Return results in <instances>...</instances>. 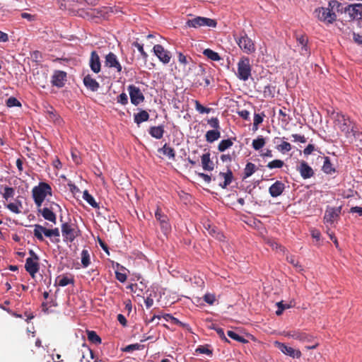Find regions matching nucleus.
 <instances>
[{
	"label": "nucleus",
	"instance_id": "obj_1",
	"mask_svg": "<svg viewBox=\"0 0 362 362\" xmlns=\"http://www.w3.org/2000/svg\"><path fill=\"white\" fill-rule=\"evenodd\" d=\"M342 4L337 0H331L327 6L318 7L315 9L314 14L318 21L329 25L337 20V13L341 11Z\"/></svg>",
	"mask_w": 362,
	"mask_h": 362
},
{
	"label": "nucleus",
	"instance_id": "obj_2",
	"mask_svg": "<svg viewBox=\"0 0 362 362\" xmlns=\"http://www.w3.org/2000/svg\"><path fill=\"white\" fill-rule=\"evenodd\" d=\"M32 195L37 207L40 208L42 206L46 197L52 195V188L47 182H40L38 185L33 188Z\"/></svg>",
	"mask_w": 362,
	"mask_h": 362
},
{
	"label": "nucleus",
	"instance_id": "obj_3",
	"mask_svg": "<svg viewBox=\"0 0 362 362\" xmlns=\"http://www.w3.org/2000/svg\"><path fill=\"white\" fill-rule=\"evenodd\" d=\"M252 67L250 59L247 57H243L238 63L237 77L243 81H246L251 76Z\"/></svg>",
	"mask_w": 362,
	"mask_h": 362
},
{
	"label": "nucleus",
	"instance_id": "obj_4",
	"mask_svg": "<svg viewBox=\"0 0 362 362\" xmlns=\"http://www.w3.org/2000/svg\"><path fill=\"white\" fill-rule=\"evenodd\" d=\"M62 234L64 241L72 243L81 235L77 226L68 222L62 224Z\"/></svg>",
	"mask_w": 362,
	"mask_h": 362
},
{
	"label": "nucleus",
	"instance_id": "obj_5",
	"mask_svg": "<svg viewBox=\"0 0 362 362\" xmlns=\"http://www.w3.org/2000/svg\"><path fill=\"white\" fill-rule=\"evenodd\" d=\"M335 124L338 128L345 134L346 138L350 137L351 127L352 124L349 117H346L341 113H337L335 117Z\"/></svg>",
	"mask_w": 362,
	"mask_h": 362
},
{
	"label": "nucleus",
	"instance_id": "obj_6",
	"mask_svg": "<svg viewBox=\"0 0 362 362\" xmlns=\"http://www.w3.org/2000/svg\"><path fill=\"white\" fill-rule=\"evenodd\" d=\"M235 40L243 52L250 54L255 52L256 48L253 41L246 34L236 37Z\"/></svg>",
	"mask_w": 362,
	"mask_h": 362
},
{
	"label": "nucleus",
	"instance_id": "obj_7",
	"mask_svg": "<svg viewBox=\"0 0 362 362\" xmlns=\"http://www.w3.org/2000/svg\"><path fill=\"white\" fill-rule=\"evenodd\" d=\"M284 334L286 337L293 338L302 343H311L314 341V337L313 335L298 329L284 332Z\"/></svg>",
	"mask_w": 362,
	"mask_h": 362
},
{
	"label": "nucleus",
	"instance_id": "obj_8",
	"mask_svg": "<svg viewBox=\"0 0 362 362\" xmlns=\"http://www.w3.org/2000/svg\"><path fill=\"white\" fill-rule=\"evenodd\" d=\"M186 25L190 28H197L202 26H209L215 28L216 26V21L205 18V17H196L192 19H189L186 22Z\"/></svg>",
	"mask_w": 362,
	"mask_h": 362
},
{
	"label": "nucleus",
	"instance_id": "obj_9",
	"mask_svg": "<svg viewBox=\"0 0 362 362\" xmlns=\"http://www.w3.org/2000/svg\"><path fill=\"white\" fill-rule=\"evenodd\" d=\"M194 86L207 87L211 84V77L206 74L205 69L199 66V70L193 81Z\"/></svg>",
	"mask_w": 362,
	"mask_h": 362
},
{
	"label": "nucleus",
	"instance_id": "obj_10",
	"mask_svg": "<svg viewBox=\"0 0 362 362\" xmlns=\"http://www.w3.org/2000/svg\"><path fill=\"white\" fill-rule=\"evenodd\" d=\"M127 89L129 91L131 103L134 105L137 106L144 102L145 98L139 87H136L134 85H129Z\"/></svg>",
	"mask_w": 362,
	"mask_h": 362
},
{
	"label": "nucleus",
	"instance_id": "obj_11",
	"mask_svg": "<svg viewBox=\"0 0 362 362\" xmlns=\"http://www.w3.org/2000/svg\"><path fill=\"white\" fill-rule=\"evenodd\" d=\"M341 207H330L327 206L325 215L324 222L325 223L333 224L334 221L339 217L341 214Z\"/></svg>",
	"mask_w": 362,
	"mask_h": 362
},
{
	"label": "nucleus",
	"instance_id": "obj_12",
	"mask_svg": "<svg viewBox=\"0 0 362 362\" xmlns=\"http://www.w3.org/2000/svg\"><path fill=\"white\" fill-rule=\"evenodd\" d=\"M177 59L180 65L182 66L184 71L186 74H188L189 71L196 66V64L194 62L190 57L186 56L182 52L177 53Z\"/></svg>",
	"mask_w": 362,
	"mask_h": 362
},
{
	"label": "nucleus",
	"instance_id": "obj_13",
	"mask_svg": "<svg viewBox=\"0 0 362 362\" xmlns=\"http://www.w3.org/2000/svg\"><path fill=\"white\" fill-rule=\"evenodd\" d=\"M105 66L110 69H115L118 73H120L122 69L117 57L113 52H109L105 56Z\"/></svg>",
	"mask_w": 362,
	"mask_h": 362
},
{
	"label": "nucleus",
	"instance_id": "obj_14",
	"mask_svg": "<svg viewBox=\"0 0 362 362\" xmlns=\"http://www.w3.org/2000/svg\"><path fill=\"white\" fill-rule=\"evenodd\" d=\"M275 345L282 353L287 356L296 358H299L301 356V352L300 350L294 349L284 343L276 341Z\"/></svg>",
	"mask_w": 362,
	"mask_h": 362
},
{
	"label": "nucleus",
	"instance_id": "obj_15",
	"mask_svg": "<svg viewBox=\"0 0 362 362\" xmlns=\"http://www.w3.org/2000/svg\"><path fill=\"white\" fill-rule=\"evenodd\" d=\"M153 52L159 60L164 64L170 62L171 55L168 50H165L161 45H156L153 47Z\"/></svg>",
	"mask_w": 362,
	"mask_h": 362
},
{
	"label": "nucleus",
	"instance_id": "obj_16",
	"mask_svg": "<svg viewBox=\"0 0 362 362\" xmlns=\"http://www.w3.org/2000/svg\"><path fill=\"white\" fill-rule=\"evenodd\" d=\"M66 81V73L63 71H55L52 77V84L54 86L62 88Z\"/></svg>",
	"mask_w": 362,
	"mask_h": 362
},
{
	"label": "nucleus",
	"instance_id": "obj_17",
	"mask_svg": "<svg viewBox=\"0 0 362 362\" xmlns=\"http://www.w3.org/2000/svg\"><path fill=\"white\" fill-rule=\"evenodd\" d=\"M345 11H347L353 19H362V4L349 5Z\"/></svg>",
	"mask_w": 362,
	"mask_h": 362
},
{
	"label": "nucleus",
	"instance_id": "obj_18",
	"mask_svg": "<svg viewBox=\"0 0 362 362\" xmlns=\"http://www.w3.org/2000/svg\"><path fill=\"white\" fill-rule=\"evenodd\" d=\"M38 260L33 258H27L25 261V269L33 278L35 277L40 269Z\"/></svg>",
	"mask_w": 362,
	"mask_h": 362
},
{
	"label": "nucleus",
	"instance_id": "obj_19",
	"mask_svg": "<svg viewBox=\"0 0 362 362\" xmlns=\"http://www.w3.org/2000/svg\"><path fill=\"white\" fill-rule=\"evenodd\" d=\"M33 234L34 236L40 241L44 240L43 234L46 237H52L51 229H48L39 224H36L34 226Z\"/></svg>",
	"mask_w": 362,
	"mask_h": 362
},
{
	"label": "nucleus",
	"instance_id": "obj_20",
	"mask_svg": "<svg viewBox=\"0 0 362 362\" xmlns=\"http://www.w3.org/2000/svg\"><path fill=\"white\" fill-rule=\"evenodd\" d=\"M297 170L303 179L310 178L314 175L313 168L304 160L300 163V165L297 167Z\"/></svg>",
	"mask_w": 362,
	"mask_h": 362
},
{
	"label": "nucleus",
	"instance_id": "obj_21",
	"mask_svg": "<svg viewBox=\"0 0 362 362\" xmlns=\"http://www.w3.org/2000/svg\"><path fill=\"white\" fill-rule=\"evenodd\" d=\"M37 212L40 214L42 217L53 223H56L57 217L56 214L53 211L52 207H43V208H37Z\"/></svg>",
	"mask_w": 362,
	"mask_h": 362
},
{
	"label": "nucleus",
	"instance_id": "obj_22",
	"mask_svg": "<svg viewBox=\"0 0 362 362\" xmlns=\"http://www.w3.org/2000/svg\"><path fill=\"white\" fill-rule=\"evenodd\" d=\"M296 41L298 44V45L301 46V49L300 50V52L302 55H308L309 51L308 48V37L304 34H295Z\"/></svg>",
	"mask_w": 362,
	"mask_h": 362
},
{
	"label": "nucleus",
	"instance_id": "obj_23",
	"mask_svg": "<svg viewBox=\"0 0 362 362\" xmlns=\"http://www.w3.org/2000/svg\"><path fill=\"white\" fill-rule=\"evenodd\" d=\"M285 189V185L281 181H276L269 188V193L272 197L280 196Z\"/></svg>",
	"mask_w": 362,
	"mask_h": 362
},
{
	"label": "nucleus",
	"instance_id": "obj_24",
	"mask_svg": "<svg viewBox=\"0 0 362 362\" xmlns=\"http://www.w3.org/2000/svg\"><path fill=\"white\" fill-rule=\"evenodd\" d=\"M90 69L95 74H98L100 71L101 64L100 57L95 51H93L90 54Z\"/></svg>",
	"mask_w": 362,
	"mask_h": 362
},
{
	"label": "nucleus",
	"instance_id": "obj_25",
	"mask_svg": "<svg viewBox=\"0 0 362 362\" xmlns=\"http://www.w3.org/2000/svg\"><path fill=\"white\" fill-rule=\"evenodd\" d=\"M205 230L212 237H214L218 240H223L224 235L220 233L215 226L211 225L210 223H206L204 224Z\"/></svg>",
	"mask_w": 362,
	"mask_h": 362
},
{
	"label": "nucleus",
	"instance_id": "obj_26",
	"mask_svg": "<svg viewBox=\"0 0 362 362\" xmlns=\"http://www.w3.org/2000/svg\"><path fill=\"white\" fill-rule=\"evenodd\" d=\"M83 83L88 89L93 92L97 91L100 88L99 83L89 74L83 78Z\"/></svg>",
	"mask_w": 362,
	"mask_h": 362
},
{
	"label": "nucleus",
	"instance_id": "obj_27",
	"mask_svg": "<svg viewBox=\"0 0 362 362\" xmlns=\"http://www.w3.org/2000/svg\"><path fill=\"white\" fill-rule=\"evenodd\" d=\"M210 156V153L207 152L201 157L202 165L204 170L211 171L214 170V164L211 160Z\"/></svg>",
	"mask_w": 362,
	"mask_h": 362
},
{
	"label": "nucleus",
	"instance_id": "obj_28",
	"mask_svg": "<svg viewBox=\"0 0 362 362\" xmlns=\"http://www.w3.org/2000/svg\"><path fill=\"white\" fill-rule=\"evenodd\" d=\"M78 354H81L80 361L83 362V360L86 358V361H88V358H93V351L83 343L80 349H78Z\"/></svg>",
	"mask_w": 362,
	"mask_h": 362
},
{
	"label": "nucleus",
	"instance_id": "obj_29",
	"mask_svg": "<svg viewBox=\"0 0 362 362\" xmlns=\"http://www.w3.org/2000/svg\"><path fill=\"white\" fill-rule=\"evenodd\" d=\"M165 132L163 126H153L151 127L148 133L149 134L156 139H160L163 136V134Z\"/></svg>",
	"mask_w": 362,
	"mask_h": 362
},
{
	"label": "nucleus",
	"instance_id": "obj_30",
	"mask_svg": "<svg viewBox=\"0 0 362 362\" xmlns=\"http://www.w3.org/2000/svg\"><path fill=\"white\" fill-rule=\"evenodd\" d=\"M219 176L224 178V181L223 183H220L219 185L223 189H225L228 186L233 180V173L230 169H228L226 173H220Z\"/></svg>",
	"mask_w": 362,
	"mask_h": 362
},
{
	"label": "nucleus",
	"instance_id": "obj_31",
	"mask_svg": "<svg viewBox=\"0 0 362 362\" xmlns=\"http://www.w3.org/2000/svg\"><path fill=\"white\" fill-rule=\"evenodd\" d=\"M351 136H354L357 146L362 145V132L358 131L355 125H352L351 127L350 137Z\"/></svg>",
	"mask_w": 362,
	"mask_h": 362
},
{
	"label": "nucleus",
	"instance_id": "obj_32",
	"mask_svg": "<svg viewBox=\"0 0 362 362\" xmlns=\"http://www.w3.org/2000/svg\"><path fill=\"white\" fill-rule=\"evenodd\" d=\"M205 137L208 142L213 143L221 137V132L219 130H209L206 132Z\"/></svg>",
	"mask_w": 362,
	"mask_h": 362
},
{
	"label": "nucleus",
	"instance_id": "obj_33",
	"mask_svg": "<svg viewBox=\"0 0 362 362\" xmlns=\"http://www.w3.org/2000/svg\"><path fill=\"white\" fill-rule=\"evenodd\" d=\"M158 152L163 153L164 155L168 156L170 159L174 160L175 157V152L174 148L169 146L167 144L158 149Z\"/></svg>",
	"mask_w": 362,
	"mask_h": 362
},
{
	"label": "nucleus",
	"instance_id": "obj_34",
	"mask_svg": "<svg viewBox=\"0 0 362 362\" xmlns=\"http://www.w3.org/2000/svg\"><path fill=\"white\" fill-rule=\"evenodd\" d=\"M149 119V114L146 110H141L134 115V122L139 124L141 122H146Z\"/></svg>",
	"mask_w": 362,
	"mask_h": 362
},
{
	"label": "nucleus",
	"instance_id": "obj_35",
	"mask_svg": "<svg viewBox=\"0 0 362 362\" xmlns=\"http://www.w3.org/2000/svg\"><path fill=\"white\" fill-rule=\"evenodd\" d=\"M23 207L20 200H16L13 203H9L6 205V208L11 212L18 214L21 213V209Z\"/></svg>",
	"mask_w": 362,
	"mask_h": 362
},
{
	"label": "nucleus",
	"instance_id": "obj_36",
	"mask_svg": "<svg viewBox=\"0 0 362 362\" xmlns=\"http://www.w3.org/2000/svg\"><path fill=\"white\" fill-rule=\"evenodd\" d=\"M322 170L326 174H332L335 172V168L332 166L329 157H325Z\"/></svg>",
	"mask_w": 362,
	"mask_h": 362
},
{
	"label": "nucleus",
	"instance_id": "obj_37",
	"mask_svg": "<svg viewBox=\"0 0 362 362\" xmlns=\"http://www.w3.org/2000/svg\"><path fill=\"white\" fill-rule=\"evenodd\" d=\"M256 171V166L252 163H247L245 165L243 173V179L250 177Z\"/></svg>",
	"mask_w": 362,
	"mask_h": 362
},
{
	"label": "nucleus",
	"instance_id": "obj_38",
	"mask_svg": "<svg viewBox=\"0 0 362 362\" xmlns=\"http://www.w3.org/2000/svg\"><path fill=\"white\" fill-rule=\"evenodd\" d=\"M276 87L271 85L265 86L263 90L264 98H273L275 95Z\"/></svg>",
	"mask_w": 362,
	"mask_h": 362
},
{
	"label": "nucleus",
	"instance_id": "obj_39",
	"mask_svg": "<svg viewBox=\"0 0 362 362\" xmlns=\"http://www.w3.org/2000/svg\"><path fill=\"white\" fill-rule=\"evenodd\" d=\"M83 198L91 206L95 209L99 208L98 204L95 202L93 197L88 193L87 190H85L83 194Z\"/></svg>",
	"mask_w": 362,
	"mask_h": 362
},
{
	"label": "nucleus",
	"instance_id": "obj_40",
	"mask_svg": "<svg viewBox=\"0 0 362 362\" xmlns=\"http://www.w3.org/2000/svg\"><path fill=\"white\" fill-rule=\"evenodd\" d=\"M81 264L83 267L86 268L88 267L90 264V254L88 250H83L81 252Z\"/></svg>",
	"mask_w": 362,
	"mask_h": 362
},
{
	"label": "nucleus",
	"instance_id": "obj_41",
	"mask_svg": "<svg viewBox=\"0 0 362 362\" xmlns=\"http://www.w3.org/2000/svg\"><path fill=\"white\" fill-rule=\"evenodd\" d=\"M203 54L213 61H219L221 59L219 54L211 49H204Z\"/></svg>",
	"mask_w": 362,
	"mask_h": 362
},
{
	"label": "nucleus",
	"instance_id": "obj_42",
	"mask_svg": "<svg viewBox=\"0 0 362 362\" xmlns=\"http://www.w3.org/2000/svg\"><path fill=\"white\" fill-rule=\"evenodd\" d=\"M57 284L59 286H66L70 284L74 283V278H69L67 276H59L57 279Z\"/></svg>",
	"mask_w": 362,
	"mask_h": 362
},
{
	"label": "nucleus",
	"instance_id": "obj_43",
	"mask_svg": "<svg viewBox=\"0 0 362 362\" xmlns=\"http://www.w3.org/2000/svg\"><path fill=\"white\" fill-rule=\"evenodd\" d=\"M2 194L3 198L8 201L9 199L13 198L15 194V189L13 187L6 186L4 188V192Z\"/></svg>",
	"mask_w": 362,
	"mask_h": 362
},
{
	"label": "nucleus",
	"instance_id": "obj_44",
	"mask_svg": "<svg viewBox=\"0 0 362 362\" xmlns=\"http://www.w3.org/2000/svg\"><path fill=\"white\" fill-rule=\"evenodd\" d=\"M233 143L230 139H223L221 141L218 146V149L221 152H223L228 148L231 147L233 146Z\"/></svg>",
	"mask_w": 362,
	"mask_h": 362
},
{
	"label": "nucleus",
	"instance_id": "obj_45",
	"mask_svg": "<svg viewBox=\"0 0 362 362\" xmlns=\"http://www.w3.org/2000/svg\"><path fill=\"white\" fill-rule=\"evenodd\" d=\"M88 339L93 344H100L101 339L95 331H87Z\"/></svg>",
	"mask_w": 362,
	"mask_h": 362
},
{
	"label": "nucleus",
	"instance_id": "obj_46",
	"mask_svg": "<svg viewBox=\"0 0 362 362\" xmlns=\"http://www.w3.org/2000/svg\"><path fill=\"white\" fill-rule=\"evenodd\" d=\"M252 145L255 150H259L265 145V139L260 136L252 141Z\"/></svg>",
	"mask_w": 362,
	"mask_h": 362
},
{
	"label": "nucleus",
	"instance_id": "obj_47",
	"mask_svg": "<svg viewBox=\"0 0 362 362\" xmlns=\"http://www.w3.org/2000/svg\"><path fill=\"white\" fill-rule=\"evenodd\" d=\"M6 105L8 107L22 106L21 102L15 97H10L6 101Z\"/></svg>",
	"mask_w": 362,
	"mask_h": 362
},
{
	"label": "nucleus",
	"instance_id": "obj_48",
	"mask_svg": "<svg viewBox=\"0 0 362 362\" xmlns=\"http://www.w3.org/2000/svg\"><path fill=\"white\" fill-rule=\"evenodd\" d=\"M276 148L283 153L290 151L292 148L291 145L287 141H283L281 144L276 146Z\"/></svg>",
	"mask_w": 362,
	"mask_h": 362
},
{
	"label": "nucleus",
	"instance_id": "obj_49",
	"mask_svg": "<svg viewBox=\"0 0 362 362\" xmlns=\"http://www.w3.org/2000/svg\"><path fill=\"white\" fill-rule=\"evenodd\" d=\"M264 117L265 115L264 114V112H262V114H255L253 122V127L255 129H258L259 124L262 123Z\"/></svg>",
	"mask_w": 362,
	"mask_h": 362
},
{
	"label": "nucleus",
	"instance_id": "obj_50",
	"mask_svg": "<svg viewBox=\"0 0 362 362\" xmlns=\"http://www.w3.org/2000/svg\"><path fill=\"white\" fill-rule=\"evenodd\" d=\"M276 306H277V310H276V315L279 316L281 315L284 310H286V309H288L289 308H291V304H284L283 303V301H280V302H278L276 303Z\"/></svg>",
	"mask_w": 362,
	"mask_h": 362
},
{
	"label": "nucleus",
	"instance_id": "obj_51",
	"mask_svg": "<svg viewBox=\"0 0 362 362\" xmlns=\"http://www.w3.org/2000/svg\"><path fill=\"white\" fill-rule=\"evenodd\" d=\"M284 163L283 160L276 159L271 162H269L267 167L269 168V169L281 168L284 166Z\"/></svg>",
	"mask_w": 362,
	"mask_h": 362
},
{
	"label": "nucleus",
	"instance_id": "obj_52",
	"mask_svg": "<svg viewBox=\"0 0 362 362\" xmlns=\"http://www.w3.org/2000/svg\"><path fill=\"white\" fill-rule=\"evenodd\" d=\"M195 109L201 114L209 113L211 110L209 107H204L198 100L194 101Z\"/></svg>",
	"mask_w": 362,
	"mask_h": 362
},
{
	"label": "nucleus",
	"instance_id": "obj_53",
	"mask_svg": "<svg viewBox=\"0 0 362 362\" xmlns=\"http://www.w3.org/2000/svg\"><path fill=\"white\" fill-rule=\"evenodd\" d=\"M227 334L229 337H230L231 339H233L237 341L243 342V343L247 342V340L245 339H244L243 337L240 336L239 334H238L237 333H235L233 331H230V330L228 331Z\"/></svg>",
	"mask_w": 362,
	"mask_h": 362
},
{
	"label": "nucleus",
	"instance_id": "obj_54",
	"mask_svg": "<svg viewBox=\"0 0 362 362\" xmlns=\"http://www.w3.org/2000/svg\"><path fill=\"white\" fill-rule=\"evenodd\" d=\"M195 352L197 353V354H206V355H212L213 354V351L212 350L209 349L208 348V345L206 346H199L196 350H195Z\"/></svg>",
	"mask_w": 362,
	"mask_h": 362
},
{
	"label": "nucleus",
	"instance_id": "obj_55",
	"mask_svg": "<svg viewBox=\"0 0 362 362\" xmlns=\"http://www.w3.org/2000/svg\"><path fill=\"white\" fill-rule=\"evenodd\" d=\"M132 45L135 47L137 48V49L139 50V52L141 53V55L142 56V57L144 59H146L147 57H148V54L147 53L144 51V46L143 45L139 43L138 42H134L132 43Z\"/></svg>",
	"mask_w": 362,
	"mask_h": 362
},
{
	"label": "nucleus",
	"instance_id": "obj_56",
	"mask_svg": "<svg viewBox=\"0 0 362 362\" xmlns=\"http://www.w3.org/2000/svg\"><path fill=\"white\" fill-rule=\"evenodd\" d=\"M155 216H156V220L158 221H159L160 223L163 221V220L165 221L168 219L167 216L162 213V211H161L160 208H159V207H158L156 211Z\"/></svg>",
	"mask_w": 362,
	"mask_h": 362
},
{
	"label": "nucleus",
	"instance_id": "obj_57",
	"mask_svg": "<svg viewBox=\"0 0 362 362\" xmlns=\"http://www.w3.org/2000/svg\"><path fill=\"white\" fill-rule=\"evenodd\" d=\"M208 124L214 129V130H219V120L217 117H212L208 120Z\"/></svg>",
	"mask_w": 362,
	"mask_h": 362
},
{
	"label": "nucleus",
	"instance_id": "obj_58",
	"mask_svg": "<svg viewBox=\"0 0 362 362\" xmlns=\"http://www.w3.org/2000/svg\"><path fill=\"white\" fill-rule=\"evenodd\" d=\"M203 298L204 300L209 305H213L216 300V296L212 293H206Z\"/></svg>",
	"mask_w": 362,
	"mask_h": 362
},
{
	"label": "nucleus",
	"instance_id": "obj_59",
	"mask_svg": "<svg viewBox=\"0 0 362 362\" xmlns=\"http://www.w3.org/2000/svg\"><path fill=\"white\" fill-rule=\"evenodd\" d=\"M47 113L48 115V118L50 120L56 122L59 119V116L57 115L56 111L52 107H50V110H48Z\"/></svg>",
	"mask_w": 362,
	"mask_h": 362
},
{
	"label": "nucleus",
	"instance_id": "obj_60",
	"mask_svg": "<svg viewBox=\"0 0 362 362\" xmlns=\"http://www.w3.org/2000/svg\"><path fill=\"white\" fill-rule=\"evenodd\" d=\"M160 225L162 230L165 233H168L171 229L170 224L168 222V218L165 221L163 220V221L160 223Z\"/></svg>",
	"mask_w": 362,
	"mask_h": 362
},
{
	"label": "nucleus",
	"instance_id": "obj_61",
	"mask_svg": "<svg viewBox=\"0 0 362 362\" xmlns=\"http://www.w3.org/2000/svg\"><path fill=\"white\" fill-rule=\"evenodd\" d=\"M117 103L122 105H127L128 103V97L125 93H122L117 97Z\"/></svg>",
	"mask_w": 362,
	"mask_h": 362
},
{
	"label": "nucleus",
	"instance_id": "obj_62",
	"mask_svg": "<svg viewBox=\"0 0 362 362\" xmlns=\"http://www.w3.org/2000/svg\"><path fill=\"white\" fill-rule=\"evenodd\" d=\"M213 329H214L216 330L217 334L219 336V337L221 339L224 340L226 342H229L228 339L226 337L224 331H223V329L222 328H221V327H213Z\"/></svg>",
	"mask_w": 362,
	"mask_h": 362
},
{
	"label": "nucleus",
	"instance_id": "obj_63",
	"mask_svg": "<svg viewBox=\"0 0 362 362\" xmlns=\"http://www.w3.org/2000/svg\"><path fill=\"white\" fill-rule=\"evenodd\" d=\"M291 136L294 139V141H299L303 144L307 141L306 138L303 135L293 134Z\"/></svg>",
	"mask_w": 362,
	"mask_h": 362
},
{
	"label": "nucleus",
	"instance_id": "obj_64",
	"mask_svg": "<svg viewBox=\"0 0 362 362\" xmlns=\"http://www.w3.org/2000/svg\"><path fill=\"white\" fill-rule=\"evenodd\" d=\"M71 157L74 162L77 165L80 164L82 161L81 158L78 155L77 152L75 151H71Z\"/></svg>",
	"mask_w": 362,
	"mask_h": 362
}]
</instances>
